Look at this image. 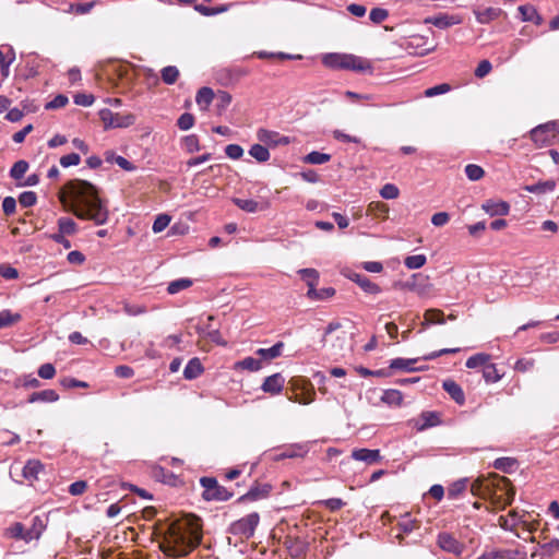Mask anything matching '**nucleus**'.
<instances>
[{"mask_svg":"<svg viewBox=\"0 0 559 559\" xmlns=\"http://www.w3.org/2000/svg\"><path fill=\"white\" fill-rule=\"evenodd\" d=\"M58 228L64 235H73L76 233V223L70 217H60L58 219Z\"/></svg>","mask_w":559,"mask_h":559,"instance_id":"39","label":"nucleus"},{"mask_svg":"<svg viewBox=\"0 0 559 559\" xmlns=\"http://www.w3.org/2000/svg\"><path fill=\"white\" fill-rule=\"evenodd\" d=\"M233 203L247 213H257L270 207L269 201L257 202L254 200L234 198Z\"/></svg>","mask_w":559,"mask_h":559,"instance_id":"16","label":"nucleus"},{"mask_svg":"<svg viewBox=\"0 0 559 559\" xmlns=\"http://www.w3.org/2000/svg\"><path fill=\"white\" fill-rule=\"evenodd\" d=\"M368 212L376 216H386L389 207L382 202H371L368 206Z\"/></svg>","mask_w":559,"mask_h":559,"instance_id":"55","label":"nucleus"},{"mask_svg":"<svg viewBox=\"0 0 559 559\" xmlns=\"http://www.w3.org/2000/svg\"><path fill=\"white\" fill-rule=\"evenodd\" d=\"M465 174L469 180L476 181L484 177V169L475 164H468L465 167Z\"/></svg>","mask_w":559,"mask_h":559,"instance_id":"47","label":"nucleus"},{"mask_svg":"<svg viewBox=\"0 0 559 559\" xmlns=\"http://www.w3.org/2000/svg\"><path fill=\"white\" fill-rule=\"evenodd\" d=\"M162 80L165 84L171 85L179 78V70L175 66H167L160 71Z\"/></svg>","mask_w":559,"mask_h":559,"instance_id":"38","label":"nucleus"},{"mask_svg":"<svg viewBox=\"0 0 559 559\" xmlns=\"http://www.w3.org/2000/svg\"><path fill=\"white\" fill-rule=\"evenodd\" d=\"M352 457L356 461H362L367 464H374L381 461L380 450H370V449H355L352 452Z\"/></svg>","mask_w":559,"mask_h":559,"instance_id":"17","label":"nucleus"},{"mask_svg":"<svg viewBox=\"0 0 559 559\" xmlns=\"http://www.w3.org/2000/svg\"><path fill=\"white\" fill-rule=\"evenodd\" d=\"M519 13L521 14L522 21L534 22L536 24L540 23V16L538 15L536 9L531 4L519 7Z\"/></svg>","mask_w":559,"mask_h":559,"instance_id":"35","label":"nucleus"},{"mask_svg":"<svg viewBox=\"0 0 559 559\" xmlns=\"http://www.w3.org/2000/svg\"><path fill=\"white\" fill-rule=\"evenodd\" d=\"M438 546L450 554L460 556L464 550V545L460 543L452 534L447 532L439 533L437 537Z\"/></svg>","mask_w":559,"mask_h":559,"instance_id":"10","label":"nucleus"},{"mask_svg":"<svg viewBox=\"0 0 559 559\" xmlns=\"http://www.w3.org/2000/svg\"><path fill=\"white\" fill-rule=\"evenodd\" d=\"M169 223L170 216L167 214H160L155 218L152 229L154 233H160L169 225Z\"/></svg>","mask_w":559,"mask_h":559,"instance_id":"56","label":"nucleus"},{"mask_svg":"<svg viewBox=\"0 0 559 559\" xmlns=\"http://www.w3.org/2000/svg\"><path fill=\"white\" fill-rule=\"evenodd\" d=\"M240 368L249 371H258L261 369L262 364L253 357H247L237 364Z\"/></svg>","mask_w":559,"mask_h":559,"instance_id":"50","label":"nucleus"},{"mask_svg":"<svg viewBox=\"0 0 559 559\" xmlns=\"http://www.w3.org/2000/svg\"><path fill=\"white\" fill-rule=\"evenodd\" d=\"M284 383V377L281 373H274L265 378L262 390L266 393L278 394L283 390Z\"/></svg>","mask_w":559,"mask_h":559,"instance_id":"21","label":"nucleus"},{"mask_svg":"<svg viewBox=\"0 0 559 559\" xmlns=\"http://www.w3.org/2000/svg\"><path fill=\"white\" fill-rule=\"evenodd\" d=\"M473 495L491 502L501 509L510 506L514 499L515 490L509 478L498 474L488 477H478L471 486Z\"/></svg>","mask_w":559,"mask_h":559,"instance_id":"3","label":"nucleus"},{"mask_svg":"<svg viewBox=\"0 0 559 559\" xmlns=\"http://www.w3.org/2000/svg\"><path fill=\"white\" fill-rule=\"evenodd\" d=\"M183 147L189 153H194V152L200 151L199 138L195 134H190V135L185 136Z\"/></svg>","mask_w":559,"mask_h":559,"instance_id":"51","label":"nucleus"},{"mask_svg":"<svg viewBox=\"0 0 559 559\" xmlns=\"http://www.w3.org/2000/svg\"><path fill=\"white\" fill-rule=\"evenodd\" d=\"M59 400V395L55 390L48 389L43 390L39 392H33L28 396V403H36V402H56Z\"/></svg>","mask_w":559,"mask_h":559,"instance_id":"25","label":"nucleus"},{"mask_svg":"<svg viewBox=\"0 0 559 559\" xmlns=\"http://www.w3.org/2000/svg\"><path fill=\"white\" fill-rule=\"evenodd\" d=\"M308 453V448L305 444H294L282 452L280 459H294L304 457Z\"/></svg>","mask_w":559,"mask_h":559,"instance_id":"34","label":"nucleus"},{"mask_svg":"<svg viewBox=\"0 0 559 559\" xmlns=\"http://www.w3.org/2000/svg\"><path fill=\"white\" fill-rule=\"evenodd\" d=\"M503 373L497 369L495 364L488 362L483 369V377L487 383L498 382L502 378Z\"/></svg>","mask_w":559,"mask_h":559,"instance_id":"36","label":"nucleus"},{"mask_svg":"<svg viewBox=\"0 0 559 559\" xmlns=\"http://www.w3.org/2000/svg\"><path fill=\"white\" fill-rule=\"evenodd\" d=\"M415 361L416 360H413V359L395 358V359L391 360L390 368L391 369H401V370H414L412 365Z\"/></svg>","mask_w":559,"mask_h":559,"instance_id":"52","label":"nucleus"},{"mask_svg":"<svg viewBox=\"0 0 559 559\" xmlns=\"http://www.w3.org/2000/svg\"><path fill=\"white\" fill-rule=\"evenodd\" d=\"M45 528H46V525H45L44 521L41 520V518L38 515L34 516L32 519L31 526L27 528L28 540L32 542V540L38 539L41 536Z\"/></svg>","mask_w":559,"mask_h":559,"instance_id":"29","label":"nucleus"},{"mask_svg":"<svg viewBox=\"0 0 559 559\" xmlns=\"http://www.w3.org/2000/svg\"><path fill=\"white\" fill-rule=\"evenodd\" d=\"M69 99L66 95L59 94L52 100L48 102L45 105L47 110H53L64 107L68 104Z\"/></svg>","mask_w":559,"mask_h":559,"instance_id":"54","label":"nucleus"},{"mask_svg":"<svg viewBox=\"0 0 559 559\" xmlns=\"http://www.w3.org/2000/svg\"><path fill=\"white\" fill-rule=\"evenodd\" d=\"M415 428L417 431H424L428 428L438 426L441 424L440 413L438 412H423L419 417L414 420Z\"/></svg>","mask_w":559,"mask_h":559,"instance_id":"13","label":"nucleus"},{"mask_svg":"<svg viewBox=\"0 0 559 559\" xmlns=\"http://www.w3.org/2000/svg\"><path fill=\"white\" fill-rule=\"evenodd\" d=\"M515 464H516V461L514 459L500 457L495 461L493 466L497 469L509 473V472H511V469L514 467Z\"/></svg>","mask_w":559,"mask_h":559,"instance_id":"49","label":"nucleus"},{"mask_svg":"<svg viewBox=\"0 0 559 559\" xmlns=\"http://www.w3.org/2000/svg\"><path fill=\"white\" fill-rule=\"evenodd\" d=\"M59 200L80 219L93 221L96 225H104L108 221L107 203L99 197L98 189L88 181H68L59 192Z\"/></svg>","mask_w":559,"mask_h":559,"instance_id":"1","label":"nucleus"},{"mask_svg":"<svg viewBox=\"0 0 559 559\" xmlns=\"http://www.w3.org/2000/svg\"><path fill=\"white\" fill-rule=\"evenodd\" d=\"M225 154L231 159H239L243 155V150L238 144H228L225 147Z\"/></svg>","mask_w":559,"mask_h":559,"instance_id":"63","label":"nucleus"},{"mask_svg":"<svg viewBox=\"0 0 559 559\" xmlns=\"http://www.w3.org/2000/svg\"><path fill=\"white\" fill-rule=\"evenodd\" d=\"M249 155L259 163L267 162L271 156L269 150L261 144H253L249 150Z\"/></svg>","mask_w":559,"mask_h":559,"instance_id":"37","label":"nucleus"},{"mask_svg":"<svg viewBox=\"0 0 559 559\" xmlns=\"http://www.w3.org/2000/svg\"><path fill=\"white\" fill-rule=\"evenodd\" d=\"M204 368L199 358H192L188 361L183 370V377L188 380H192L202 374Z\"/></svg>","mask_w":559,"mask_h":559,"instance_id":"26","label":"nucleus"},{"mask_svg":"<svg viewBox=\"0 0 559 559\" xmlns=\"http://www.w3.org/2000/svg\"><path fill=\"white\" fill-rule=\"evenodd\" d=\"M426 38L419 35H415L409 37L408 40L404 44V49L408 51L411 55L415 56H426L429 52L435 50V47L426 48Z\"/></svg>","mask_w":559,"mask_h":559,"instance_id":"11","label":"nucleus"},{"mask_svg":"<svg viewBox=\"0 0 559 559\" xmlns=\"http://www.w3.org/2000/svg\"><path fill=\"white\" fill-rule=\"evenodd\" d=\"M481 207L490 216H503L510 212V205L504 201L487 200Z\"/></svg>","mask_w":559,"mask_h":559,"instance_id":"18","label":"nucleus"},{"mask_svg":"<svg viewBox=\"0 0 559 559\" xmlns=\"http://www.w3.org/2000/svg\"><path fill=\"white\" fill-rule=\"evenodd\" d=\"M55 374H56V368L50 362L44 364L38 368V376L41 379H46V380L52 379L55 377Z\"/></svg>","mask_w":559,"mask_h":559,"instance_id":"61","label":"nucleus"},{"mask_svg":"<svg viewBox=\"0 0 559 559\" xmlns=\"http://www.w3.org/2000/svg\"><path fill=\"white\" fill-rule=\"evenodd\" d=\"M20 320L21 316L19 313H12L9 310H3L0 312V329L11 326Z\"/></svg>","mask_w":559,"mask_h":559,"instance_id":"41","label":"nucleus"},{"mask_svg":"<svg viewBox=\"0 0 559 559\" xmlns=\"http://www.w3.org/2000/svg\"><path fill=\"white\" fill-rule=\"evenodd\" d=\"M427 261V258L425 254H415V255H408L404 260V264L409 270H416L420 269Z\"/></svg>","mask_w":559,"mask_h":559,"instance_id":"45","label":"nucleus"},{"mask_svg":"<svg viewBox=\"0 0 559 559\" xmlns=\"http://www.w3.org/2000/svg\"><path fill=\"white\" fill-rule=\"evenodd\" d=\"M214 92L210 87H201L195 96V102L202 110H206L214 98Z\"/></svg>","mask_w":559,"mask_h":559,"instance_id":"28","label":"nucleus"},{"mask_svg":"<svg viewBox=\"0 0 559 559\" xmlns=\"http://www.w3.org/2000/svg\"><path fill=\"white\" fill-rule=\"evenodd\" d=\"M556 182L554 180L539 181L534 185H526L523 189L530 193L544 194L554 191Z\"/></svg>","mask_w":559,"mask_h":559,"instance_id":"27","label":"nucleus"},{"mask_svg":"<svg viewBox=\"0 0 559 559\" xmlns=\"http://www.w3.org/2000/svg\"><path fill=\"white\" fill-rule=\"evenodd\" d=\"M400 289L416 293L419 297H429L431 295L432 285L425 282H404L401 283Z\"/></svg>","mask_w":559,"mask_h":559,"instance_id":"19","label":"nucleus"},{"mask_svg":"<svg viewBox=\"0 0 559 559\" xmlns=\"http://www.w3.org/2000/svg\"><path fill=\"white\" fill-rule=\"evenodd\" d=\"M7 533H8L9 537H11V538L21 539V540H24L25 543H29L28 537H27V527H25V525L21 522H16V523L12 524L7 530Z\"/></svg>","mask_w":559,"mask_h":559,"instance_id":"33","label":"nucleus"},{"mask_svg":"<svg viewBox=\"0 0 559 559\" xmlns=\"http://www.w3.org/2000/svg\"><path fill=\"white\" fill-rule=\"evenodd\" d=\"M331 159V155L313 151L306 155L305 162L312 165H322Z\"/></svg>","mask_w":559,"mask_h":559,"instance_id":"43","label":"nucleus"},{"mask_svg":"<svg viewBox=\"0 0 559 559\" xmlns=\"http://www.w3.org/2000/svg\"><path fill=\"white\" fill-rule=\"evenodd\" d=\"M202 540L200 519L176 521L168 525L163 542L162 551L170 557L189 555Z\"/></svg>","mask_w":559,"mask_h":559,"instance_id":"2","label":"nucleus"},{"mask_svg":"<svg viewBox=\"0 0 559 559\" xmlns=\"http://www.w3.org/2000/svg\"><path fill=\"white\" fill-rule=\"evenodd\" d=\"M322 62L325 67L335 70L372 71V66L367 59L349 53H326L323 56Z\"/></svg>","mask_w":559,"mask_h":559,"instance_id":"4","label":"nucleus"},{"mask_svg":"<svg viewBox=\"0 0 559 559\" xmlns=\"http://www.w3.org/2000/svg\"><path fill=\"white\" fill-rule=\"evenodd\" d=\"M260 522V515L257 512H252L230 525V533L242 538H250L253 536L255 527Z\"/></svg>","mask_w":559,"mask_h":559,"instance_id":"6","label":"nucleus"},{"mask_svg":"<svg viewBox=\"0 0 559 559\" xmlns=\"http://www.w3.org/2000/svg\"><path fill=\"white\" fill-rule=\"evenodd\" d=\"M193 8L198 13H200L201 15H204V16L217 15V14L224 13L228 10L227 5L210 8V7H205L203 4H194Z\"/></svg>","mask_w":559,"mask_h":559,"instance_id":"40","label":"nucleus"},{"mask_svg":"<svg viewBox=\"0 0 559 559\" xmlns=\"http://www.w3.org/2000/svg\"><path fill=\"white\" fill-rule=\"evenodd\" d=\"M381 401L390 406H401L403 403V394L399 390H385L381 396Z\"/></svg>","mask_w":559,"mask_h":559,"instance_id":"32","label":"nucleus"},{"mask_svg":"<svg viewBox=\"0 0 559 559\" xmlns=\"http://www.w3.org/2000/svg\"><path fill=\"white\" fill-rule=\"evenodd\" d=\"M37 201V195L33 191H25L21 193L19 198V202L23 207H31L33 206Z\"/></svg>","mask_w":559,"mask_h":559,"instance_id":"59","label":"nucleus"},{"mask_svg":"<svg viewBox=\"0 0 559 559\" xmlns=\"http://www.w3.org/2000/svg\"><path fill=\"white\" fill-rule=\"evenodd\" d=\"M44 466L37 460H29L23 467V476L26 480L33 483L38 479V475L43 472Z\"/></svg>","mask_w":559,"mask_h":559,"instance_id":"24","label":"nucleus"},{"mask_svg":"<svg viewBox=\"0 0 559 559\" xmlns=\"http://www.w3.org/2000/svg\"><path fill=\"white\" fill-rule=\"evenodd\" d=\"M80 162H81V157L76 153H71V154L64 155L60 158V165L64 168L70 167V166H76L80 164Z\"/></svg>","mask_w":559,"mask_h":559,"instance_id":"64","label":"nucleus"},{"mask_svg":"<svg viewBox=\"0 0 559 559\" xmlns=\"http://www.w3.org/2000/svg\"><path fill=\"white\" fill-rule=\"evenodd\" d=\"M200 484L204 488L202 497L206 501H227L233 497V492L221 486L214 477H202Z\"/></svg>","mask_w":559,"mask_h":559,"instance_id":"5","label":"nucleus"},{"mask_svg":"<svg viewBox=\"0 0 559 559\" xmlns=\"http://www.w3.org/2000/svg\"><path fill=\"white\" fill-rule=\"evenodd\" d=\"M490 356L487 354H476L474 356H471L467 360L465 366L467 368H476V367H483L485 368V365L489 362Z\"/></svg>","mask_w":559,"mask_h":559,"instance_id":"42","label":"nucleus"},{"mask_svg":"<svg viewBox=\"0 0 559 559\" xmlns=\"http://www.w3.org/2000/svg\"><path fill=\"white\" fill-rule=\"evenodd\" d=\"M399 193V188L393 183H386L380 190V195L386 200L396 199Z\"/></svg>","mask_w":559,"mask_h":559,"instance_id":"53","label":"nucleus"},{"mask_svg":"<svg viewBox=\"0 0 559 559\" xmlns=\"http://www.w3.org/2000/svg\"><path fill=\"white\" fill-rule=\"evenodd\" d=\"M27 169H28V163L26 160H23V159L17 160L16 163H14V165L10 169V176L13 179L19 180L24 177Z\"/></svg>","mask_w":559,"mask_h":559,"instance_id":"44","label":"nucleus"},{"mask_svg":"<svg viewBox=\"0 0 559 559\" xmlns=\"http://www.w3.org/2000/svg\"><path fill=\"white\" fill-rule=\"evenodd\" d=\"M442 388L455 403H457L459 405H463L465 403V394L461 385L457 384L454 380H444L442 383Z\"/></svg>","mask_w":559,"mask_h":559,"instance_id":"20","label":"nucleus"},{"mask_svg":"<svg viewBox=\"0 0 559 559\" xmlns=\"http://www.w3.org/2000/svg\"><path fill=\"white\" fill-rule=\"evenodd\" d=\"M99 116L105 128H127L135 120L133 115L115 114L109 109H102Z\"/></svg>","mask_w":559,"mask_h":559,"instance_id":"9","label":"nucleus"},{"mask_svg":"<svg viewBox=\"0 0 559 559\" xmlns=\"http://www.w3.org/2000/svg\"><path fill=\"white\" fill-rule=\"evenodd\" d=\"M501 13V9L498 8H486L484 10L475 11L476 20L481 24H487L496 20Z\"/></svg>","mask_w":559,"mask_h":559,"instance_id":"30","label":"nucleus"},{"mask_svg":"<svg viewBox=\"0 0 559 559\" xmlns=\"http://www.w3.org/2000/svg\"><path fill=\"white\" fill-rule=\"evenodd\" d=\"M271 490L272 486L270 484H255L248 490L247 493L239 497L237 502L241 503L245 501H255L266 498Z\"/></svg>","mask_w":559,"mask_h":559,"instance_id":"12","label":"nucleus"},{"mask_svg":"<svg viewBox=\"0 0 559 559\" xmlns=\"http://www.w3.org/2000/svg\"><path fill=\"white\" fill-rule=\"evenodd\" d=\"M194 124V117L193 115L189 114V112H185L182 114L179 118H178V121H177V126L179 129L181 130H189L193 127Z\"/></svg>","mask_w":559,"mask_h":559,"instance_id":"58","label":"nucleus"},{"mask_svg":"<svg viewBox=\"0 0 559 559\" xmlns=\"http://www.w3.org/2000/svg\"><path fill=\"white\" fill-rule=\"evenodd\" d=\"M323 343L335 352L342 350L347 343V332L342 330L340 323L332 322L326 328Z\"/></svg>","mask_w":559,"mask_h":559,"instance_id":"8","label":"nucleus"},{"mask_svg":"<svg viewBox=\"0 0 559 559\" xmlns=\"http://www.w3.org/2000/svg\"><path fill=\"white\" fill-rule=\"evenodd\" d=\"M558 135L559 131L552 121L539 124L531 131V139L540 147L552 144Z\"/></svg>","mask_w":559,"mask_h":559,"instance_id":"7","label":"nucleus"},{"mask_svg":"<svg viewBox=\"0 0 559 559\" xmlns=\"http://www.w3.org/2000/svg\"><path fill=\"white\" fill-rule=\"evenodd\" d=\"M425 23L432 24L439 28H448L450 26L461 23V20L454 15L439 14L437 16H430L425 20Z\"/></svg>","mask_w":559,"mask_h":559,"instance_id":"22","label":"nucleus"},{"mask_svg":"<svg viewBox=\"0 0 559 559\" xmlns=\"http://www.w3.org/2000/svg\"><path fill=\"white\" fill-rule=\"evenodd\" d=\"M444 313L440 309H428L424 313V321L421 322V330L427 329L431 324H443Z\"/></svg>","mask_w":559,"mask_h":559,"instance_id":"23","label":"nucleus"},{"mask_svg":"<svg viewBox=\"0 0 559 559\" xmlns=\"http://www.w3.org/2000/svg\"><path fill=\"white\" fill-rule=\"evenodd\" d=\"M318 504L325 507L331 512H335L341 510L346 504V502L340 498H331L326 500H321L318 502Z\"/></svg>","mask_w":559,"mask_h":559,"instance_id":"48","label":"nucleus"},{"mask_svg":"<svg viewBox=\"0 0 559 559\" xmlns=\"http://www.w3.org/2000/svg\"><path fill=\"white\" fill-rule=\"evenodd\" d=\"M284 348L283 342H277L270 348H259L257 350V355L260 356L264 360H272L282 355Z\"/></svg>","mask_w":559,"mask_h":559,"instance_id":"31","label":"nucleus"},{"mask_svg":"<svg viewBox=\"0 0 559 559\" xmlns=\"http://www.w3.org/2000/svg\"><path fill=\"white\" fill-rule=\"evenodd\" d=\"M388 16H389L388 10L382 9V8H373L369 14L370 21L373 22L374 24H379V23L383 22L384 20H386Z\"/></svg>","mask_w":559,"mask_h":559,"instance_id":"57","label":"nucleus"},{"mask_svg":"<svg viewBox=\"0 0 559 559\" xmlns=\"http://www.w3.org/2000/svg\"><path fill=\"white\" fill-rule=\"evenodd\" d=\"M451 90V86L448 83H442L432 87H429L425 91L426 97H433L437 95L445 94Z\"/></svg>","mask_w":559,"mask_h":559,"instance_id":"60","label":"nucleus"},{"mask_svg":"<svg viewBox=\"0 0 559 559\" xmlns=\"http://www.w3.org/2000/svg\"><path fill=\"white\" fill-rule=\"evenodd\" d=\"M320 282H308L307 296L311 300H325L334 296L333 287H318Z\"/></svg>","mask_w":559,"mask_h":559,"instance_id":"15","label":"nucleus"},{"mask_svg":"<svg viewBox=\"0 0 559 559\" xmlns=\"http://www.w3.org/2000/svg\"><path fill=\"white\" fill-rule=\"evenodd\" d=\"M467 487V479H460L455 483H453L449 490L448 496L452 499L457 498L463 491L466 490Z\"/></svg>","mask_w":559,"mask_h":559,"instance_id":"46","label":"nucleus"},{"mask_svg":"<svg viewBox=\"0 0 559 559\" xmlns=\"http://www.w3.org/2000/svg\"><path fill=\"white\" fill-rule=\"evenodd\" d=\"M535 361L532 358H521L516 360L514 369L520 372H526L534 368Z\"/></svg>","mask_w":559,"mask_h":559,"instance_id":"62","label":"nucleus"},{"mask_svg":"<svg viewBox=\"0 0 559 559\" xmlns=\"http://www.w3.org/2000/svg\"><path fill=\"white\" fill-rule=\"evenodd\" d=\"M257 138L260 142L266 145H287L289 143V139L287 136H282L278 132L259 129L257 132Z\"/></svg>","mask_w":559,"mask_h":559,"instance_id":"14","label":"nucleus"}]
</instances>
